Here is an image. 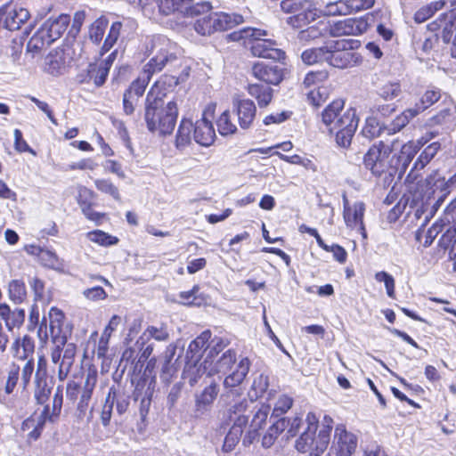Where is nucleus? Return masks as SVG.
<instances>
[{
  "mask_svg": "<svg viewBox=\"0 0 456 456\" xmlns=\"http://www.w3.org/2000/svg\"><path fill=\"white\" fill-rule=\"evenodd\" d=\"M277 46L278 44L274 40H256L252 42L250 50L252 54L256 57L272 59L278 61H284L286 53Z\"/></svg>",
  "mask_w": 456,
  "mask_h": 456,
  "instance_id": "obj_13",
  "label": "nucleus"
},
{
  "mask_svg": "<svg viewBox=\"0 0 456 456\" xmlns=\"http://www.w3.org/2000/svg\"><path fill=\"white\" fill-rule=\"evenodd\" d=\"M248 403L246 399L237 402L231 405L227 410V418L233 426L244 428L248 423V417L245 412L248 409Z\"/></svg>",
  "mask_w": 456,
  "mask_h": 456,
  "instance_id": "obj_26",
  "label": "nucleus"
},
{
  "mask_svg": "<svg viewBox=\"0 0 456 456\" xmlns=\"http://www.w3.org/2000/svg\"><path fill=\"white\" fill-rule=\"evenodd\" d=\"M381 130L379 121L375 118H369L366 119L362 134L368 139H373L380 134Z\"/></svg>",
  "mask_w": 456,
  "mask_h": 456,
  "instance_id": "obj_60",
  "label": "nucleus"
},
{
  "mask_svg": "<svg viewBox=\"0 0 456 456\" xmlns=\"http://www.w3.org/2000/svg\"><path fill=\"white\" fill-rule=\"evenodd\" d=\"M146 51L152 57L143 69L145 72L152 75L161 71L167 64L175 61L179 54L177 45L164 36H155L151 38L146 45Z\"/></svg>",
  "mask_w": 456,
  "mask_h": 456,
  "instance_id": "obj_2",
  "label": "nucleus"
},
{
  "mask_svg": "<svg viewBox=\"0 0 456 456\" xmlns=\"http://www.w3.org/2000/svg\"><path fill=\"white\" fill-rule=\"evenodd\" d=\"M444 107L428 121L429 126H446L450 127L456 122V107L451 99L444 102Z\"/></svg>",
  "mask_w": 456,
  "mask_h": 456,
  "instance_id": "obj_21",
  "label": "nucleus"
},
{
  "mask_svg": "<svg viewBox=\"0 0 456 456\" xmlns=\"http://www.w3.org/2000/svg\"><path fill=\"white\" fill-rule=\"evenodd\" d=\"M293 399L286 395H281L274 403L273 414L281 416L286 413L292 406Z\"/></svg>",
  "mask_w": 456,
  "mask_h": 456,
  "instance_id": "obj_62",
  "label": "nucleus"
},
{
  "mask_svg": "<svg viewBox=\"0 0 456 456\" xmlns=\"http://www.w3.org/2000/svg\"><path fill=\"white\" fill-rule=\"evenodd\" d=\"M440 150V143L436 142L429 144L418 157L413 169H423Z\"/></svg>",
  "mask_w": 456,
  "mask_h": 456,
  "instance_id": "obj_43",
  "label": "nucleus"
},
{
  "mask_svg": "<svg viewBox=\"0 0 456 456\" xmlns=\"http://www.w3.org/2000/svg\"><path fill=\"white\" fill-rule=\"evenodd\" d=\"M47 414H49V407L45 406L39 416H31L25 419L22 423L21 429L23 431H28V437L37 440L41 435Z\"/></svg>",
  "mask_w": 456,
  "mask_h": 456,
  "instance_id": "obj_24",
  "label": "nucleus"
},
{
  "mask_svg": "<svg viewBox=\"0 0 456 456\" xmlns=\"http://www.w3.org/2000/svg\"><path fill=\"white\" fill-rule=\"evenodd\" d=\"M211 338V332L209 330L203 331L194 340H192L186 353V357L190 359H200L202 354V350L206 349L207 344Z\"/></svg>",
  "mask_w": 456,
  "mask_h": 456,
  "instance_id": "obj_34",
  "label": "nucleus"
},
{
  "mask_svg": "<svg viewBox=\"0 0 456 456\" xmlns=\"http://www.w3.org/2000/svg\"><path fill=\"white\" fill-rule=\"evenodd\" d=\"M34 341L28 336H25L22 340L17 339L12 348L15 350V356L21 360H26L32 355L34 352Z\"/></svg>",
  "mask_w": 456,
  "mask_h": 456,
  "instance_id": "obj_40",
  "label": "nucleus"
},
{
  "mask_svg": "<svg viewBox=\"0 0 456 456\" xmlns=\"http://www.w3.org/2000/svg\"><path fill=\"white\" fill-rule=\"evenodd\" d=\"M0 318L4 321L6 327L12 330L14 327L20 326L25 319V312L20 308L12 310L6 304H0Z\"/></svg>",
  "mask_w": 456,
  "mask_h": 456,
  "instance_id": "obj_23",
  "label": "nucleus"
},
{
  "mask_svg": "<svg viewBox=\"0 0 456 456\" xmlns=\"http://www.w3.org/2000/svg\"><path fill=\"white\" fill-rule=\"evenodd\" d=\"M428 198L436 197L437 202L443 201L450 193L449 183L437 171L433 172L426 179Z\"/></svg>",
  "mask_w": 456,
  "mask_h": 456,
  "instance_id": "obj_18",
  "label": "nucleus"
},
{
  "mask_svg": "<svg viewBox=\"0 0 456 456\" xmlns=\"http://www.w3.org/2000/svg\"><path fill=\"white\" fill-rule=\"evenodd\" d=\"M358 118L354 109H348L343 112L336 121V125L330 132L335 134L336 142L338 146L347 148L350 146L353 136L358 126Z\"/></svg>",
  "mask_w": 456,
  "mask_h": 456,
  "instance_id": "obj_7",
  "label": "nucleus"
},
{
  "mask_svg": "<svg viewBox=\"0 0 456 456\" xmlns=\"http://www.w3.org/2000/svg\"><path fill=\"white\" fill-rule=\"evenodd\" d=\"M441 97L440 90L438 89H428L419 99V102L413 107L414 110H418V114L427 110L428 107L436 102Z\"/></svg>",
  "mask_w": 456,
  "mask_h": 456,
  "instance_id": "obj_45",
  "label": "nucleus"
},
{
  "mask_svg": "<svg viewBox=\"0 0 456 456\" xmlns=\"http://www.w3.org/2000/svg\"><path fill=\"white\" fill-rule=\"evenodd\" d=\"M69 21V16L67 14H61L57 18H49L30 38L28 48L39 51L49 46L62 36Z\"/></svg>",
  "mask_w": 456,
  "mask_h": 456,
  "instance_id": "obj_4",
  "label": "nucleus"
},
{
  "mask_svg": "<svg viewBox=\"0 0 456 456\" xmlns=\"http://www.w3.org/2000/svg\"><path fill=\"white\" fill-rule=\"evenodd\" d=\"M316 16V10L313 8L311 2L305 0L300 11L289 17L287 22L294 28H301L314 21Z\"/></svg>",
  "mask_w": 456,
  "mask_h": 456,
  "instance_id": "obj_22",
  "label": "nucleus"
},
{
  "mask_svg": "<svg viewBox=\"0 0 456 456\" xmlns=\"http://www.w3.org/2000/svg\"><path fill=\"white\" fill-rule=\"evenodd\" d=\"M194 0H159V10L164 15L183 13Z\"/></svg>",
  "mask_w": 456,
  "mask_h": 456,
  "instance_id": "obj_32",
  "label": "nucleus"
},
{
  "mask_svg": "<svg viewBox=\"0 0 456 456\" xmlns=\"http://www.w3.org/2000/svg\"><path fill=\"white\" fill-rule=\"evenodd\" d=\"M19 373L20 366L15 363H12L8 370L7 379L4 390V395L0 394L1 401L6 403L7 396L13 392L19 379Z\"/></svg>",
  "mask_w": 456,
  "mask_h": 456,
  "instance_id": "obj_41",
  "label": "nucleus"
},
{
  "mask_svg": "<svg viewBox=\"0 0 456 456\" xmlns=\"http://www.w3.org/2000/svg\"><path fill=\"white\" fill-rule=\"evenodd\" d=\"M328 78V73L326 71H311L306 74L303 81V85L305 88L317 86L319 83Z\"/></svg>",
  "mask_w": 456,
  "mask_h": 456,
  "instance_id": "obj_63",
  "label": "nucleus"
},
{
  "mask_svg": "<svg viewBox=\"0 0 456 456\" xmlns=\"http://www.w3.org/2000/svg\"><path fill=\"white\" fill-rule=\"evenodd\" d=\"M115 403V389L111 387L109 391V394L106 397L105 403L103 404L102 412H101V420L103 426H108L110 419L113 405Z\"/></svg>",
  "mask_w": 456,
  "mask_h": 456,
  "instance_id": "obj_54",
  "label": "nucleus"
},
{
  "mask_svg": "<svg viewBox=\"0 0 456 456\" xmlns=\"http://www.w3.org/2000/svg\"><path fill=\"white\" fill-rule=\"evenodd\" d=\"M229 341L223 338H215L212 339L210 345L208 346V353L206 358L208 359L209 362H214V358L218 355L227 346Z\"/></svg>",
  "mask_w": 456,
  "mask_h": 456,
  "instance_id": "obj_57",
  "label": "nucleus"
},
{
  "mask_svg": "<svg viewBox=\"0 0 456 456\" xmlns=\"http://www.w3.org/2000/svg\"><path fill=\"white\" fill-rule=\"evenodd\" d=\"M252 74L258 80L266 84L279 85L284 77V70L277 65L256 62L252 67Z\"/></svg>",
  "mask_w": 456,
  "mask_h": 456,
  "instance_id": "obj_15",
  "label": "nucleus"
},
{
  "mask_svg": "<svg viewBox=\"0 0 456 456\" xmlns=\"http://www.w3.org/2000/svg\"><path fill=\"white\" fill-rule=\"evenodd\" d=\"M324 15H347L349 9L346 1H337L328 3L321 11Z\"/></svg>",
  "mask_w": 456,
  "mask_h": 456,
  "instance_id": "obj_52",
  "label": "nucleus"
},
{
  "mask_svg": "<svg viewBox=\"0 0 456 456\" xmlns=\"http://www.w3.org/2000/svg\"><path fill=\"white\" fill-rule=\"evenodd\" d=\"M109 21L105 17L95 20L89 28V38L94 44H99L105 33Z\"/></svg>",
  "mask_w": 456,
  "mask_h": 456,
  "instance_id": "obj_46",
  "label": "nucleus"
},
{
  "mask_svg": "<svg viewBox=\"0 0 456 456\" xmlns=\"http://www.w3.org/2000/svg\"><path fill=\"white\" fill-rule=\"evenodd\" d=\"M218 393L219 387L216 383L213 382L206 387L200 394L196 395L195 413L197 415H202L208 411Z\"/></svg>",
  "mask_w": 456,
  "mask_h": 456,
  "instance_id": "obj_20",
  "label": "nucleus"
},
{
  "mask_svg": "<svg viewBox=\"0 0 456 456\" xmlns=\"http://www.w3.org/2000/svg\"><path fill=\"white\" fill-rule=\"evenodd\" d=\"M29 17V12L23 7L6 4L0 9V23L11 31L20 29Z\"/></svg>",
  "mask_w": 456,
  "mask_h": 456,
  "instance_id": "obj_9",
  "label": "nucleus"
},
{
  "mask_svg": "<svg viewBox=\"0 0 456 456\" xmlns=\"http://www.w3.org/2000/svg\"><path fill=\"white\" fill-rule=\"evenodd\" d=\"M9 297L16 304L22 303L27 297L25 283L20 280H12L8 286Z\"/></svg>",
  "mask_w": 456,
  "mask_h": 456,
  "instance_id": "obj_44",
  "label": "nucleus"
},
{
  "mask_svg": "<svg viewBox=\"0 0 456 456\" xmlns=\"http://www.w3.org/2000/svg\"><path fill=\"white\" fill-rule=\"evenodd\" d=\"M359 46L355 40L337 39L327 44L326 61L336 68L346 69L355 66L361 61L359 54L352 50Z\"/></svg>",
  "mask_w": 456,
  "mask_h": 456,
  "instance_id": "obj_5",
  "label": "nucleus"
},
{
  "mask_svg": "<svg viewBox=\"0 0 456 456\" xmlns=\"http://www.w3.org/2000/svg\"><path fill=\"white\" fill-rule=\"evenodd\" d=\"M207 111L202 118L197 120L193 126V139L202 146H210L216 138V133L212 122L208 118Z\"/></svg>",
  "mask_w": 456,
  "mask_h": 456,
  "instance_id": "obj_16",
  "label": "nucleus"
},
{
  "mask_svg": "<svg viewBox=\"0 0 456 456\" xmlns=\"http://www.w3.org/2000/svg\"><path fill=\"white\" fill-rule=\"evenodd\" d=\"M242 429L241 427L232 426L223 444L222 449L224 452H230L235 448L242 435Z\"/></svg>",
  "mask_w": 456,
  "mask_h": 456,
  "instance_id": "obj_48",
  "label": "nucleus"
},
{
  "mask_svg": "<svg viewBox=\"0 0 456 456\" xmlns=\"http://www.w3.org/2000/svg\"><path fill=\"white\" fill-rule=\"evenodd\" d=\"M211 365L212 362H209L208 358H205L203 362H200V359L188 358L183 372V379H187L189 384L193 387L203 374L208 375Z\"/></svg>",
  "mask_w": 456,
  "mask_h": 456,
  "instance_id": "obj_19",
  "label": "nucleus"
},
{
  "mask_svg": "<svg viewBox=\"0 0 456 456\" xmlns=\"http://www.w3.org/2000/svg\"><path fill=\"white\" fill-rule=\"evenodd\" d=\"M151 338L159 342H166L169 340L170 336L166 327L151 325L139 337L138 343L143 344L144 342H149Z\"/></svg>",
  "mask_w": 456,
  "mask_h": 456,
  "instance_id": "obj_35",
  "label": "nucleus"
},
{
  "mask_svg": "<svg viewBox=\"0 0 456 456\" xmlns=\"http://www.w3.org/2000/svg\"><path fill=\"white\" fill-rule=\"evenodd\" d=\"M248 93L256 98L260 108H265L272 102L273 90L268 86L249 84Z\"/></svg>",
  "mask_w": 456,
  "mask_h": 456,
  "instance_id": "obj_29",
  "label": "nucleus"
},
{
  "mask_svg": "<svg viewBox=\"0 0 456 456\" xmlns=\"http://www.w3.org/2000/svg\"><path fill=\"white\" fill-rule=\"evenodd\" d=\"M193 126L194 124L186 118H183L179 125L175 145L178 149H183L190 144L191 138H193Z\"/></svg>",
  "mask_w": 456,
  "mask_h": 456,
  "instance_id": "obj_33",
  "label": "nucleus"
},
{
  "mask_svg": "<svg viewBox=\"0 0 456 456\" xmlns=\"http://www.w3.org/2000/svg\"><path fill=\"white\" fill-rule=\"evenodd\" d=\"M344 102L342 100L333 101L329 104L322 113V123L326 126L329 132L336 125L337 119L343 114Z\"/></svg>",
  "mask_w": 456,
  "mask_h": 456,
  "instance_id": "obj_27",
  "label": "nucleus"
},
{
  "mask_svg": "<svg viewBox=\"0 0 456 456\" xmlns=\"http://www.w3.org/2000/svg\"><path fill=\"white\" fill-rule=\"evenodd\" d=\"M210 9L211 5L209 3H191V4H189L188 8H185V11L183 12V15L188 17L198 16L208 12Z\"/></svg>",
  "mask_w": 456,
  "mask_h": 456,
  "instance_id": "obj_64",
  "label": "nucleus"
},
{
  "mask_svg": "<svg viewBox=\"0 0 456 456\" xmlns=\"http://www.w3.org/2000/svg\"><path fill=\"white\" fill-rule=\"evenodd\" d=\"M89 240L102 246H110L118 243V240L102 231L96 230L86 234Z\"/></svg>",
  "mask_w": 456,
  "mask_h": 456,
  "instance_id": "obj_53",
  "label": "nucleus"
},
{
  "mask_svg": "<svg viewBox=\"0 0 456 456\" xmlns=\"http://www.w3.org/2000/svg\"><path fill=\"white\" fill-rule=\"evenodd\" d=\"M122 28V24L119 21L113 22L110 26L109 34L107 37L105 38V41L102 45V50L104 52H108L110 50V48L115 45L117 40L119 37L120 30Z\"/></svg>",
  "mask_w": 456,
  "mask_h": 456,
  "instance_id": "obj_59",
  "label": "nucleus"
},
{
  "mask_svg": "<svg viewBox=\"0 0 456 456\" xmlns=\"http://www.w3.org/2000/svg\"><path fill=\"white\" fill-rule=\"evenodd\" d=\"M305 420L307 428L297 439L295 447L299 452H308L309 456H320L328 446L330 432L323 429L316 436L318 419L313 412L306 415Z\"/></svg>",
  "mask_w": 456,
  "mask_h": 456,
  "instance_id": "obj_3",
  "label": "nucleus"
},
{
  "mask_svg": "<svg viewBox=\"0 0 456 456\" xmlns=\"http://www.w3.org/2000/svg\"><path fill=\"white\" fill-rule=\"evenodd\" d=\"M269 387V378L266 375L259 374L253 380L251 389L248 392V396L251 401L256 400L261 397Z\"/></svg>",
  "mask_w": 456,
  "mask_h": 456,
  "instance_id": "obj_42",
  "label": "nucleus"
},
{
  "mask_svg": "<svg viewBox=\"0 0 456 456\" xmlns=\"http://www.w3.org/2000/svg\"><path fill=\"white\" fill-rule=\"evenodd\" d=\"M180 83L179 78L172 75H164L150 89L145 100L144 119L148 129L153 133L170 134L178 116L177 103L169 101L164 106V98L168 91Z\"/></svg>",
  "mask_w": 456,
  "mask_h": 456,
  "instance_id": "obj_1",
  "label": "nucleus"
},
{
  "mask_svg": "<svg viewBox=\"0 0 456 456\" xmlns=\"http://www.w3.org/2000/svg\"><path fill=\"white\" fill-rule=\"evenodd\" d=\"M417 115H419L418 110H416L413 108H409L400 115L396 116L389 125L385 126L384 131H386L387 134H394L405 127Z\"/></svg>",
  "mask_w": 456,
  "mask_h": 456,
  "instance_id": "obj_30",
  "label": "nucleus"
},
{
  "mask_svg": "<svg viewBox=\"0 0 456 456\" xmlns=\"http://www.w3.org/2000/svg\"><path fill=\"white\" fill-rule=\"evenodd\" d=\"M368 28L369 24L365 19L349 18L330 25V34L336 37L342 36H357L365 33Z\"/></svg>",
  "mask_w": 456,
  "mask_h": 456,
  "instance_id": "obj_11",
  "label": "nucleus"
},
{
  "mask_svg": "<svg viewBox=\"0 0 456 456\" xmlns=\"http://www.w3.org/2000/svg\"><path fill=\"white\" fill-rule=\"evenodd\" d=\"M154 387L155 380H148L146 379H141L135 386L134 398L135 401L140 400L139 412L142 420L149 412L154 393Z\"/></svg>",
  "mask_w": 456,
  "mask_h": 456,
  "instance_id": "obj_12",
  "label": "nucleus"
},
{
  "mask_svg": "<svg viewBox=\"0 0 456 456\" xmlns=\"http://www.w3.org/2000/svg\"><path fill=\"white\" fill-rule=\"evenodd\" d=\"M419 149L420 145L415 143L414 142H408L402 146L398 160L404 169L407 168Z\"/></svg>",
  "mask_w": 456,
  "mask_h": 456,
  "instance_id": "obj_47",
  "label": "nucleus"
},
{
  "mask_svg": "<svg viewBox=\"0 0 456 456\" xmlns=\"http://www.w3.org/2000/svg\"><path fill=\"white\" fill-rule=\"evenodd\" d=\"M269 406L262 405L256 411L249 426V434L256 433L265 426L269 413Z\"/></svg>",
  "mask_w": 456,
  "mask_h": 456,
  "instance_id": "obj_49",
  "label": "nucleus"
},
{
  "mask_svg": "<svg viewBox=\"0 0 456 456\" xmlns=\"http://www.w3.org/2000/svg\"><path fill=\"white\" fill-rule=\"evenodd\" d=\"M50 324L49 329L52 337H60L61 326L64 318L62 312L56 308L52 307L49 311Z\"/></svg>",
  "mask_w": 456,
  "mask_h": 456,
  "instance_id": "obj_50",
  "label": "nucleus"
},
{
  "mask_svg": "<svg viewBox=\"0 0 456 456\" xmlns=\"http://www.w3.org/2000/svg\"><path fill=\"white\" fill-rule=\"evenodd\" d=\"M218 131L222 135L232 134L237 131V127L231 122L228 110L224 111L217 119Z\"/></svg>",
  "mask_w": 456,
  "mask_h": 456,
  "instance_id": "obj_56",
  "label": "nucleus"
},
{
  "mask_svg": "<svg viewBox=\"0 0 456 456\" xmlns=\"http://www.w3.org/2000/svg\"><path fill=\"white\" fill-rule=\"evenodd\" d=\"M326 57L327 45L322 47L306 49L301 54V60L306 65L326 61Z\"/></svg>",
  "mask_w": 456,
  "mask_h": 456,
  "instance_id": "obj_39",
  "label": "nucleus"
},
{
  "mask_svg": "<svg viewBox=\"0 0 456 456\" xmlns=\"http://www.w3.org/2000/svg\"><path fill=\"white\" fill-rule=\"evenodd\" d=\"M334 440L337 445V456H352L355 452L357 437L354 434L347 432L345 426H337Z\"/></svg>",
  "mask_w": 456,
  "mask_h": 456,
  "instance_id": "obj_14",
  "label": "nucleus"
},
{
  "mask_svg": "<svg viewBox=\"0 0 456 456\" xmlns=\"http://www.w3.org/2000/svg\"><path fill=\"white\" fill-rule=\"evenodd\" d=\"M98 380V372L96 369H89L86 374L83 387L70 380L67 383L66 396L67 399L75 403L77 399V410L81 413H85L88 408L89 402L92 398L93 392L95 388Z\"/></svg>",
  "mask_w": 456,
  "mask_h": 456,
  "instance_id": "obj_6",
  "label": "nucleus"
},
{
  "mask_svg": "<svg viewBox=\"0 0 456 456\" xmlns=\"http://www.w3.org/2000/svg\"><path fill=\"white\" fill-rule=\"evenodd\" d=\"M395 142L392 146L382 142L371 146L364 155L363 162L365 167L375 175H381L389 167L388 158L395 148Z\"/></svg>",
  "mask_w": 456,
  "mask_h": 456,
  "instance_id": "obj_8",
  "label": "nucleus"
},
{
  "mask_svg": "<svg viewBox=\"0 0 456 456\" xmlns=\"http://www.w3.org/2000/svg\"><path fill=\"white\" fill-rule=\"evenodd\" d=\"M213 20L212 13L198 19L194 24L196 32L202 36L210 35L215 32L216 28L215 25L212 23Z\"/></svg>",
  "mask_w": 456,
  "mask_h": 456,
  "instance_id": "obj_55",
  "label": "nucleus"
},
{
  "mask_svg": "<svg viewBox=\"0 0 456 456\" xmlns=\"http://www.w3.org/2000/svg\"><path fill=\"white\" fill-rule=\"evenodd\" d=\"M151 77L152 74L145 72L143 69L137 79L133 81L126 91L130 93L134 97L140 99L143 95Z\"/></svg>",
  "mask_w": 456,
  "mask_h": 456,
  "instance_id": "obj_38",
  "label": "nucleus"
},
{
  "mask_svg": "<svg viewBox=\"0 0 456 456\" xmlns=\"http://www.w3.org/2000/svg\"><path fill=\"white\" fill-rule=\"evenodd\" d=\"M94 183L102 192L110 195L116 200H120L118 189L110 180L97 179Z\"/></svg>",
  "mask_w": 456,
  "mask_h": 456,
  "instance_id": "obj_61",
  "label": "nucleus"
},
{
  "mask_svg": "<svg viewBox=\"0 0 456 456\" xmlns=\"http://www.w3.org/2000/svg\"><path fill=\"white\" fill-rule=\"evenodd\" d=\"M42 264L52 269H60L62 267V261L53 251L42 250L39 254Z\"/></svg>",
  "mask_w": 456,
  "mask_h": 456,
  "instance_id": "obj_58",
  "label": "nucleus"
},
{
  "mask_svg": "<svg viewBox=\"0 0 456 456\" xmlns=\"http://www.w3.org/2000/svg\"><path fill=\"white\" fill-rule=\"evenodd\" d=\"M343 216L346 224L352 229H357L361 232L362 238L366 239L367 233L363 224V216L365 212L364 203L358 201L353 206H350L346 195L343 196Z\"/></svg>",
  "mask_w": 456,
  "mask_h": 456,
  "instance_id": "obj_10",
  "label": "nucleus"
},
{
  "mask_svg": "<svg viewBox=\"0 0 456 456\" xmlns=\"http://www.w3.org/2000/svg\"><path fill=\"white\" fill-rule=\"evenodd\" d=\"M46 366L47 362L45 356H39L37 362V370L36 372V380L39 388V392H36V396L40 403H43L48 398L50 394V389L46 387L45 380H43L44 377L46 375Z\"/></svg>",
  "mask_w": 456,
  "mask_h": 456,
  "instance_id": "obj_28",
  "label": "nucleus"
},
{
  "mask_svg": "<svg viewBox=\"0 0 456 456\" xmlns=\"http://www.w3.org/2000/svg\"><path fill=\"white\" fill-rule=\"evenodd\" d=\"M235 352L232 349L227 350L215 363L214 362H212L211 368L208 370V376L227 371L235 362Z\"/></svg>",
  "mask_w": 456,
  "mask_h": 456,
  "instance_id": "obj_36",
  "label": "nucleus"
},
{
  "mask_svg": "<svg viewBox=\"0 0 456 456\" xmlns=\"http://www.w3.org/2000/svg\"><path fill=\"white\" fill-rule=\"evenodd\" d=\"M402 94L401 85L397 82H389L383 85L379 90V95L385 101H392Z\"/></svg>",
  "mask_w": 456,
  "mask_h": 456,
  "instance_id": "obj_51",
  "label": "nucleus"
},
{
  "mask_svg": "<svg viewBox=\"0 0 456 456\" xmlns=\"http://www.w3.org/2000/svg\"><path fill=\"white\" fill-rule=\"evenodd\" d=\"M233 109L240 126L243 129L248 128L256 117V108L254 102L249 99H234Z\"/></svg>",
  "mask_w": 456,
  "mask_h": 456,
  "instance_id": "obj_17",
  "label": "nucleus"
},
{
  "mask_svg": "<svg viewBox=\"0 0 456 456\" xmlns=\"http://www.w3.org/2000/svg\"><path fill=\"white\" fill-rule=\"evenodd\" d=\"M249 370V361L248 358L240 360L236 370L224 379V385L225 387H235L240 385Z\"/></svg>",
  "mask_w": 456,
  "mask_h": 456,
  "instance_id": "obj_31",
  "label": "nucleus"
},
{
  "mask_svg": "<svg viewBox=\"0 0 456 456\" xmlns=\"http://www.w3.org/2000/svg\"><path fill=\"white\" fill-rule=\"evenodd\" d=\"M110 64L108 61H102L98 65H90L88 76L95 86H101L105 83L109 74Z\"/></svg>",
  "mask_w": 456,
  "mask_h": 456,
  "instance_id": "obj_37",
  "label": "nucleus"
},
{
  "mask_svg": "<svg viewBox=\"0 0 456 456\" xmlns=\"http://www.w3.org/2000/svg\"><path fill=\"white\" fill-rule=\"evenodd\" d=\"M65 57L62 50L55 49L45 59V70L53 76H58L65 70Z\"/></svg>",
  "mask_w": 456,
  "mask_h": 456,
  "instance_id": "obj_25",
  "label": "nucleus"
}]
</instances>
